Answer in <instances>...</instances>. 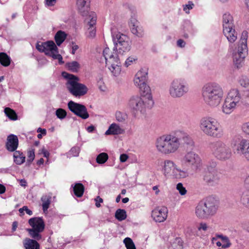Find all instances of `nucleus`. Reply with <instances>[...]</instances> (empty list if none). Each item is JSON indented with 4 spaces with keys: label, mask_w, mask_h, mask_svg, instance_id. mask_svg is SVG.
Returning a JSON list of instances; mask_svg holds the SVG:
<instances>
[{
    "label": "nucleus",
    "mask_w": 249,
    "mask_h": 249,
    "mask_svg": "<svg viewBox=\"0 0 249 249\" xmlns=\"http://www.w3.org/2000/svg\"><path fill=\"white\" fill-rule=\"evenodd\" d=\"M112 37L116 51L112 52L106 47L103 51V55L106 60V66L115 76L121 72L120 57L126 54L131 49V41L126 35L120 32H112Z\"/></svg>",
    "instance_id": "f257e3e1"
},
{
    "label": "nucleus",
    "mask_w": 249,
    "mask_h": 249,
    "mask_svg": "<svg viewBox=\"0 0 249 249\" xmlns=\"http://www.w3.org/2000/svg\"><path fill=\"white\" fill-rule=\"evenodd\" d=\"M141 96H133L128 102V106L135 118L145 116L147 108L154 105L151 94L140 93Z\"/></svg>",
    "instance_id": "f03ea898"
},
{
    "label": "nucleus",
    "mask_w": 249,
    "mask_h": 249,
    "mask_svg": "<svg viewBox=\"0 0 249 249\" xmlns=\"http://www.w3.org/2000/svg\"><path fill=\"white\" fill-rule=\"evenodd\" d=\"M224 91L221 86L216 83H209L202 89V96L205 103L211 108L218 107L223 100Z\"/></svg>",
    "instance_id": "7ed1b4c3"
},
{
    "label": "nucleus",
    "mask_w": 249,
    "mask_h": 249,
    "mask_svg": "<svg viewBox=\"0 0 249 249\" xmlns=\"http://www.w3.org/2000/svg\"><path fill=\"white\" fill-rule=\"evenodd\" d=\"M178 140L179 138L177 137L176 132L163 135L158 138L156 141L157 150L159 152L164 155L174 154L180 146Z\"/></svg>",
    "instance_id": "20e7f679"
},
{
    "label": "nucleus",
    "mask_w": 249,
    "mask_h": 249,
    "mask_svg": "<svg viewBox=\"0 0 249 249\" xmlns=\"http://www.w3.org/2000/svg\"><path fill=\"white\" fill-rule=\"evenodd\" d=\"M200 130L206 136L214 138H221L224 131L220 123L215 118L209 116H204L199 121Z\"/></svg>",
    "instance_id": "39448f33"
},
{
    "label": "nucleus",
    "mask_w": 249,
    "mask_h": 249,
    "mask_svg": "<svg viewBox=\"0 0 249 249\" xmlns=\"http://www.w3.org/2000/svg\"><path fill=\"white\" fill-rule=\"evenodd\" d=\"M62 75L67 79L66 86L67 89L73 96L80 97L87 93L88 88L79 82L80 80L78 77L66 72H63Z\"/></svg>",
    "instance_id": "423d86ee"
},
{
    "label": "nucleus",
    "mask_w": 249,
    "mask_h": 249,
    "mask_svg": "<svg viewBox=\"0 0 249 249\" xmlns=\"http://www.w3.org/2000/svg\"><path fill=\"white\" fill-rule=\"evenodd\" d=\"M231 145L234 153L249 162V140L244 139L240 135L232 137Z\"/></svg>",
    "instance_id": "0eeeda50"
},
{
    "label": "nucleus",
    "mask_w": 249,
    "mask_h": 249,
    "mask_svg": "<svg viewBox=\"0 0 249 249\" xmlns=\"http://www.w3.org/2000/svg\"><path fill=\"white\" fill-rule=\"evenodd\" d=\"M241 95L237 89H231L228 93L221 106V111L226 115L231 114L239 105Z\"/></svg>",
    "instance_id": "6e6552de"
},
{
    "label": "nucleus",
    "mask_w": 249,
    "mask_h": 249,
    "mask_svg": "<svg viewBox=\"0 0 249 249\" xmlns=\"http://www.w3.org/2000/svg\"><path fill=\"white\" fill-rule=\"evenodd\" d=\"M212 155L217 160L226 161L232 157V151L228 144L221 140H217L210 144Z\"/></svg>",
    "instance_id": "1a4fd4ad"
},
{
    "label": "nucleus",
    "mask_w": 249,
    "mask_h": 249,
    "mask_svg": "<svg viewBox=\"0 0 249 249\" xmlns=\"http://www.w3.org/2000/svg\"><path fill=\"white\" fill-rule=\"evenodd\" d=\"M163 175L166 178L176 179L185 178L189 176L187 170L182 169L172 160H164L162 169Z\"/></svg>",
    "instance_id": "9d476101"
},
{
    "label": "nucleus",
    "mask_w": 249,
    "mask_h": 249,
    "mask_svg": "<svg viewBox=\"0 0 249 249\" xmlns=\"http://www.w3.org/2000/svg\"><path fill=\"white\" fill-rule=\"evenodd\" d=\"M182 169L187 170L189 167L195 170H200L202 167V160L200 156L194 151H188L180 160Z\"/></svg>",
    "instance_id": "9b49d317"
},
{
    "label": "nucleus",
    "mask_w": 249,
    "mask_h": 249,
    "mask_svg": "<svg viewBox=\"0 0 249 249\" xmlns=\"http://www.w3.org/2000/svg\"><path fill=\"white\" fill-rule=\"evenodd\" d=\"M36 49L39 52L44 53L46 55L52 57L54 59H57L60 64L64 63L62 56L58 53V48L53 41L37 42Z\"/></svg>",
    "instance_id": "f8f14e48"
},
{
    "label": "nucleus",
    "mask_w": 249,
    "mask_h": 249,
    "mask_svg": "<svg viewBox=\"0 0 249 249\" xmlns=\"http://www.w3.org/2000/svg\"><path fill=\"white\" fill-rule=\"evenodd\" d=\"M187 83L181 79H175L170 83L168 89L169 95L173 98H180L185 95L189 91Z\"/></svg>",
    "instance_id": "ddd939ff"
},
{
    "label": "nucleus",
    "mask_w": 249,
    "mask_h": 249,
    "mask_svg": "<svg viewBox=\"0 0 249 249\" xmlns=\"http://www.w3.org/2000/svg\"><path fill=\"white\" fill-rule=\"evenodd\" d=\"M29 224L32 227L27 229L30 236L34 239L39 240L41 238L40 233L42 232L45 228L44 222L41 217H34L29 219Z\"/></svg>",
    "instance_id": "4468645a"
},
{
    "label": "nucleus",
    "mask_w": 249,
    "mask_h": 249,
    "mask_svg": "<svg viewBox=\"0 0 249 249\" xmlns=\"http://www.w3.org/2000/svg\"><path fill=\"white\" fill-rule=\"evenodd\" d=\"M147 72L146 71L141 70L135 74L134 78V83L138 88L140 93H151V89L147 84Z\"/></svg>",
    "instance_id": "2eb2a0df"
},
{
    "label": "nucleus",
    "mask_w": 249,
    "mask_h": 249,
    "mask_svg": "<svg viewBox=\"0 0 249 249\" xmlns=\"http://www.w3.org/2000/svg\"><path fill=\"white\" fill-rule=\"evenodd\" d=\"M221 175L216 169L209 166L208 169L204 172L202 179L207 185L214 187L219 184Z\"/></svg>",
    "instance_id": "dca6fc26"
},
{
    "label": "nucleus",
    "mask_w": 249,
    "mask_h": 249,
    "mask_svg": "<svg viewBox=\"0 0 249 249\" xmlns=\"http://www.w3.org/2000/svg\"><path fill=\"white\" fill-rule=\"evenodd\" d=\"M68 107L71 112L82 119H87L89 117L87 109L84 105L70 101L68 103Z\"/></svg>",
    "instance_id": "f3484780"
},
{
    "label": "nucleus",
    "mask_w": 249,
    "mask_h": 249,
    "mask_svg": "<svg viewBox=\"0 0 249 249\" xmlns=\"http://www.w3.org/2000/svg\"><path fill=\"white\" fill-rule=\"evenodd\" d=\"M206 208L209 217L214 215L218 209V202L216 199L212 196H208L200 201Z\"/></svg>",
    "instance_id": "a211bd4d"
},
{
    "label": "nucleus",
    "mask_w": 249,
    "mask_h": 249,
    "mask_svg": "<svg viewBox=\"0 0 249 249\" xmlns=\"http://www.w3.org/2000/svg\"><path fill=\"white\" fill-rule=\"evenodd\" d=\"M248 37V32L246 31H243L239 42L237 52H235L234 54L246 57L248 51L247 46Z\"/></svg>",
    "instance_id": "6ab92c4d"
},
{
    "label": "nucleus",
    "mask_w": 249,
    "mask_h": 249,
    "mask_svg": "<svg viewBox=\"0 0 249 249\" xmlns=\"http://www.w3.org/2000/svg\"><path fill=\"white\" fill-rule=\"evenodd\" d=\"M168 210L166 207H159L152 211L151 216L157 222H162L167 217Z\"/></svg>",
    "instance_id": "aec40b11"
},
{
    "label": "nucleus",
    "mask_w": 249,
    "mask_h": 249,
    "mask_svg": "<svg viewBox=\"0 0 249 249\" xmlns=\"http://www.w3.org/2000/svg\"><path fill=\"white\" fill-rule=\"evenodd\" d=\"M87 20L89 26L87 36L89 38H92L96 36V28L94 25L96 22V16L94 12H91Z\"/></svg>",
    "instance_id": "412c9836"
},
{
    "label": "nucleus",
    "mask_w": 249,
    "mask_h": 249,
    "mask_svg": "<svg viewBox=\"0 0 249 249\" xmlns=\"http://www.w3.org/2000/svg\"><path fill=\"white\" fill-rule=\"evenodd\" d=\"M129 26L132 34L139 37H142L144 35L142 27L140 25L139 22L135 18H132L129 22Z\"/></svg>",
    "instance_id": "4be33fe9"
},
{
    "label": "nucleus",
    "mask_w": 249,
    "mask_h": 249,
    "mask_svg": "<svg viewBox=\"0 0 249 249\" xmlns=\"http://www.w3.org/2000/svg\"><path fill=\"white\" fill-rule=\"evenodd\" d=\"M18 145V140L16 135L10 134L7 137L5 147L10 152L16 151Z\"/></svg>",
    "instance_id": "5701e85b"
},
{
    "label": "nucleus",
    "mask_w": 249,
    "mask_h": 249,
    "mask_svg": "<svg viewBox=\"0 0 249 249\" xmlns=\"http://www.w3.org/2000/svg\"><path fill=\"white\" fill-rule=\"evenodd\" d=\"M177 137L179 138L178 142L181 143V141H183L184 144L193 147L194 146V142L192 138L186 133L183 131H177Z\"/></svg>",
    "instance_id": "b1692460"
},
{
    "label": "nucleus",
    "mask_w": 249,
    "mask_h": 249,
    "mask_svg": "<svg viewBox=\"0 0 249 249\" xmlns=\"http://www.w3.org/2000/svg\"><path fill=\"white\" fill-rule=\"evenodd\" d=\"M244 183L247 190L243 193L241 202L243 205L249 209V175L245 178Z\"/></svg>",
    "instance_id": "393cba45"
},
{
    "label": "nucleus",
    "mask_w": 249,
    "mask_h": 249,
    "mask_svg": "<svg viewBox=\"0 0 249 249\" xmlns=\"http://www.w3.org/2000/svg\"><path fill=\"white\" fill-rule=\"evenodd\" d=\"M222 26L223 30L234 28L233 17L230 14L226 13L223 15Z\"/></svg>",
    "instance_id": "a878e982"
},
{
    "label": "nucleus",
    "mask_w": 249,
    "mask_h": 249,
    "mask_svg": "<svg viewBox=\"0 0 249 249\" xmlns=\"http://www.w3.org/2000/svg\"><path fill=\"white\" fill-rule=\"evenodd\" d=\"M124 132V130L120 127V126L116 123L111 124L108 129L106 131V135H115L122 134Z\"/></svg>",
    "instance_id": "bb28decb"
},
{
    "label": "nucleus",
    "mask_w": 249,
    "mask_h": 249,
    "mask_svg": "<svg viewBox=\"0 0 249 249\" xmlns=\"http://www.w3.org/2000/svg\"><path fill=\"white\" fill-rule=\"evenodd\" d=\"M195 213L196 216L200 219H207L210 217L206 208L201 202L196 206Z\"/></svg>",
    "instance_id": "cd10ccee"
},
{
    "label": "nucleus",
    "mask_w": 249,
    "mask_h": 249,
    "mask_svg": "<svg viewBox=\"0 0 249 249\" xmlns=\"http://www.w3.org/2000/svg\"><path fill=\"white\" fill-rule=\"evenodd\" d=\"M89 0H76V4L79 11L83 16H85L88 13Z\"/></svg>",
    "instance_id": "c85d7f7f"
},
{
    "label": "nucleus",
    "mask_w": 249,
    "mask_h": 249,
    "mask_svg": "<svg viewBox=\"0 0 249 249\" xmlns=\"http://www.w3.org/2000/svg\"><path fill=\"white\" fill-rule=\"evenodd\" d=\"M223 33L228 41L231 43L234 42L237 39V33L235 32L234 28L223 30Z\"/></svg>",
    "instance_id": "c756f323"
},
{
    "label": "nucleus",
    "mask_w": 249,
    "mask_h": 249,
    "mask_svg": "<svg viewBox=\"0 0 249 249\" xmlns=\"http://www.w3.org/2000/svg\"><path fill=\"white\" fill-rule=\"evenodd\" d=\"M25 249H39L40 246L38 243L35 240L30 238H26L23 242Z\"/></svg>",
    "instance_id": "7c9ffc66"
},
{
    "label": "nucleus",
    "mask_w": 249,
    "mask_h": 249,
    "mask_svg": "<svg viewBox=\"0 0 249 249\" xmlns=\"http://www.w3.org/2000/svg\"><path fill=\"white\" fill-rule=\"evenodd\" d=\"M14 161L18 165H21L25 161V156L20 151H16L13 154Z\"/></svg>",
    "instance_id": "2f4dec72"
},
{
    "label": "nucleus",
    "mask_w": 249,
    "mask_h": 249,
    "mask_svg": "<svg viewBox=\"0 0 249 249\" xmlns=\"http://www.w3.org/2000/svg\"><path fill=\"white\" fill-rule=\"evenodd\" d=\"M73 188V191L74 195L78 197H81L84 192L85 188L81 183H76L74 185L71 186Z\"/></svg>",
    "instance_id": "473e14b6"
},
{
    "label": "nucleus",
    "mask_w": 249,
    "mask_h": 249,
    "mask_svg": "<svg viewBox=\"0 0 249 249\" xmlns=\"http://www.w3.org/2000/svg\"><path fill=\"white\" fill-rule=\"evenodd\" d=\"M67 36L66 34L62 31H58L54 36V39L56 44L60 46L65 40Z\"/></svg>",
    "instance_id": "72a5a7b5"
},
{
    "label": "nucleus",
    "mask_w": 249,
    "mask_h": 249,
    "mask_svg": "<svg viewBox=\"0 0 249 249\" xmlns=\"http://www.w3.org/2000/svg\"><path fill=\"white\" fill-rule=\"evenodd\" d=\"M245 57H243L242 56L233 53V63L237 68L239 69L242 66Z\"/></svg>",
    "instance_id": "f704fd0d"
},
{
    "label": "nucleus",
    "mask_w": 249,
    "mask_h": 249,
    "mask_svg": "<svg viewBox=\"0 0 249 249\" xmlns=\"http://www.w3.org/2000/svg\"><path fill=\"white\" fill-rule=\"evenodd\" d=\"M66 66L70 71L73 72H77L80 67L78 62L75 61L68 62L66 63Z\"/></svg>",
    "instance_id": "c9c22d12"
},
{
    "label": "nucleus",
    "mask_w": 249,
    "mask_h": 249,
    "mask_svg": "<svg viewBox=\"0 0 249 249\" xmlns=\"http://www.w3.org/2000/svg\"><path fill=\"white\" fill-rule=\"evenodd\" d=\"M10 58L4 53H0V63L3 66H8L10 64Z\"/></svg>",
    "instance_id": "e433bc0d"
},
{
    "label": "nucleus",
    "mask_w": 249,
    "mask_h": 249,
    "mask_svg": "<svg viewBox=\"0 0 249 249\" xmlns=\"http://www.w3.org/2000/svg\"><path fill=\"white\" fill-rule=\"evenodd\" d=\"M51 196H43L41 197L42 202V209L44 212L47 211L51 203Z\"/></svg>",
    "instance_id": "4c0bfd02"
},
{
    "label": "nucleus",
    "mask_w": 249,
    "mask_h": 249,
    "mask_svg": "<svg viewBox=\"0 0 249 249\" xmlns=\"http://www.w3.org/2000/svg\"><path fill=\"white\" fill-rule=\"evenodd\" d=\"M4 113L6 116L11 120L15 121L18 119V116L16 112L9 107L5 108Z\"/></svg>",
    "instance_id": "58836bf2"
},
{
    "label": "nucleus",
    "mask_w": 249,
    "mask_h": 249,
    "mask_svg": "<svg viewBox=\"0 0 249 249\" xmlns=\"http://www.w3.org/2000/svg\"><path fill=\"white\" fill-rule=\"evenodd\" d=\"M115 217L120 221L125 219L127 217L126 211L124 209H118L115 212Z\"/></svg>",
    "instance_id": "ea45409f"
},
{
    "label": "nucleus",
    "mask_w": 249,
    "mask_h": 249,
    "mask_svg": "<svg viewBox=\"0 0 249 249\" xmlns=\"http://www.w3.org/2000/svg\"><path fill=\"white\" fill-rule=\"evenodd\" d=\"M115 117L118 122L123 123L127 120L128 115L124 112L117 111L115 113Z\"/></svg>",
    "instance_id": "a19ab883"
},
{
    "label": "nucleus",
    "mask_w": 249,
    "mask_h": 249,
    "mask_svg": "<svg viewBox=\"0 0 249 249\" xmlns=\"http://www.w3.org/2000/svg\"><path fill=\"white\" fill-rule=\"evenodd\" d=\"M108 158V155L107 153H101L97 157L96 161L99 164H103L107 161Z\"/></svg>",
    "instance_id": "79ce46f5"
},
{
    "label": "nucleus",
    "mask_w": 249,
    "mask_h": 249,
    "mask_svg": "<svg viewBox=\"0 0 249 249\" xmlns=\"http://www.w3.org/2000/svg\"><path fill=\"white\" fill-rule=\"evenodd\" d=\"M124 243L127 249H136L135 245L130 238L126 237L124 238Z\"/></svg>",
    "instance_id": "37998d69"
},
{
    "label": "nucleus",
    "mask_w": 249,
    "mask_h": 249,
    "mask_svg": "<svg viewBox=\"0 0 249 249\" xmlns=\"http://www.w3.org/2000/svg\"><path fill=\"white\" fill-rule=\"evenodd\" d=\"M27 156L28 157L27 163H28V164H30L34 160L35 157V149L33 148L29 149L27 151Z\"/></svg>",
    "instance_id": "c03bdc74"
},
{
    "label": "nucleus",
    "mask_w": 249,
    "mask_h": 249,
    "mask_svg": "<svg viewBox=\"0 0 249 249\" xmlns=\"http://www.w3.org/2000/svg\"><path fill=\"white\" fill-rule=\"evenodd\" d=\"M217 237L219 238H220L222 241V248H229L231 244L230 242V241L229 240V238L226 236H223V235H218Z\"/></svg>",
    "instance_id": "a18cd8bd"
},
{
    "label": "nucleus",
    "mask_w": 249,
    "mask_h": 249,
    "mask_svg": "<svg viewBox=\"0 0 249 249\" xmlns=\"http://www.w3.org/2000/svg\"><path fill=\"white\" fill-rule=\"evenodd\" d=\"M239 84L243 87L247 88L249 86V80L246 76H241L238 80Z\"/></svg>",
    "instance_id": "49530a36"
},
{
    "label": "nucleus",
    "mask_w": 249,
    "mask_h": 249,
    "mask_svg": "<svg viewBox=\"0 0 249 249\" xmlns=\"http://www.w3.org/2000/svg\"><path fill=\"white\" fill-rule=\"evenodd\" d=\"M55 115L60 120L64 119L67 116V112L62 108H58L55 111Z\"/></svg>",
    "instance_id": "de8ad7c7"
},
{
    "label": "nucleus",
    "mask_w": 249,
    "mask_h": 249,
    "mask_svg": "<svg viewBox=\"0 0 249 249\" xmlns=\"http://www.w3.org/2000/svg\"><path fill=\"white\" fill-rule=\"evenodd\" d=\"M176 189L181 196H184L187 194V190L182 183H178L176 185Z\"/></svg>",
    "instance_id": "09e8293b"
},
{
    "label": "nucleus",
    "mask_w": 249,
    "mask_h": 249,
    "mask_svg": "<svg viewBox=\"0 0 249 249\" xmlns=\"http://www.w3.org/2000/svg\"><path fill=\"white\" fill-rule=\"evenodd\" d=\"M138 58L136 56H131L128 57L125 61L124 66L128 67L132 64L136 63Z\"/></svg>",
    "instance_id": "8fccbe9b"
},
{
    "label": "nucleus",
    "mask_w": 249,
    "mask_h": 249,
    "mask_svg": "<svg viewBox=\"0 0 249 249\" xmlns=\"http://www.w3.org/2000/svg\"><path fill=\"white\" fill-rule=\"evenodd\" d=\"M80 152V148L78 147H73L71 148L69 151V155L77 157L79 155Z\"/></svg>",
    "instance_id": "3c124183"
},
{
    "label": "nucleus",
    "mask_w": 249,
    "mask_h": 249,
    "mask_svg": "<svg viewBox=\"0 0 249 249\" xmlns=\"http://www.w3.org/2000/svg\"><path fill=\"white\" fill-rule=\"evenodd\" d=\"M194 6V4L193 3V2L189 1L187 4L184 5L183 6V10L186 13L189 14V10L193 9Z\"/></svg>",
    "instance_id": "603ef678"
},
{
    "label": "nucleus",
    "mask_w": 249,
    "mask_h": 249,
    "mask_svg": "<svg viewBox=\"0 0 249 249\" xmlns=\"http://www.w3.org/2000/svg\"><path fill=\"white\" fill-rule=\"evenodd\" d=\"M242 130L246 134L249 135V122L244 123L242 124Z\"/></svg>",
    "instance_id": "864d4df0"
},
{
    "label": "nucleus",
    "mask_w": 249,
    "mask_h": 249,
    "mask_svg": "<svg viewBox=\"0 0 249 249\" xmlns=\"http://www.w3.org/2000/svg\"><path fill=\"white\" fill-rule=\"evenodd\" d=\"M208 229V226L205 223L201 222L200 223L199 227H198V231H206Z\"/></svg>",
    "instance_id": "5fc2aeb1"
},
{
    "label": "nucleus",
    "mask_w": 249,
    "mask_h": 249,
    "mask_svg": "<svg viewBox=\"0 0 249 249\" xmlns=\"http://www.w3.org/2000/svg\"><path fill=\"white\" fill-rule=\"evenodd\" d=\"M95 200L96 201V203H95L96 206L97 208L100 207L101 205H100V203H102L103 202V199L98 196L95 199Z\"/></svg>",
    "instance_id": "6e6d98bb"
},
{
    "label": "nucleus",
    "mask_w": 249,
    "mask_h": 249,
    "mask_svg": "<svg viewBox=\"0 0 249 249\" xmlns=\"http://www.w3.org/2000/svg\"><path fill=\"white\" fill-rule=\"evenodd\" d=\"M128 156L125 154H123L120 155V160L121 162H124L128 159Z\"/></svg>",
    "instance_id": "4d7b16f0"
},
{
    "label": "nucleus",
    "mask_w": 249,
    "mask_h": 249,
    "mask_svg": "<svg viewBox=\"0 0 249 249\" xmlns=\"http://www.w3.org/2000/svg\"><path fill=\"white\" fill-rule=\"evenodd\" d=\"M185 42L181 39H179L177 41V45L180 48L184 47L185 46Z\"/></svg>",
    "instance_id": "13d9d810"
},
{
    "label": "nucleus",
    "mask_w": 249,
    "mask_h": 249,
    "mask_svg": "<svg viewBox=\"0 0 249 249\" xmlns=\"http://www.w3.org/2000/svg\"><path fill=\"white\" fill-rule=\"evenodd\" d=\"M56 2V0H45L46 4L48 6H53Z\"/></svg>",
    "instance_id": "bf43d9fd"
},
{
    "label": "nucleus",
    "mask_w": 249,
    "mask_h": 249,
    "mask_svg": "<svg viewBox=\"0 0 249 249\" xmlns=\"http://www.w3.org/2000/svg\"><path fill=\"white\" fill-rule=\"evenodd\" d=\"M42 152L44 157H46V158L49 157L50 153L45 149L43 148L42 150Z\"/></svg>",
    "instance_id": "052dcab7"
},
{
    "label": "nucleus",
    "mask_w": 249,
    "mask_h": 249,
    "mask_svg": "<svg viewBox=\"0 0 249 249\" xmlns=\"http://www.w3.org/2000/svg\"><path fill=\"white\" fill-rule=\"evenodd\" d=\"M37 132H40L42 135H45L46 134V130L45 129H42L39 127L37 129Z\"/></svg>",
    "instance_id": "680f3d73"
},
{
    "label": "nucleus",
    "mask_w": 249,
    "mask_h": 249,
    "mask_svg": "<svg viewBox=\"0 0 249 249\" xmlns=\"http://www.w3.org/2000/svg\"><path fill=\"white\" fill-rule=\"evenodd\" d=\"M24 211L29 214V215H31L33 214V212L31 210H29L27 206H24Z\"/></svg>",
    "instance_id": "e2e57ef3"
},
{
    "label": "nucleus",
    "mask_w": 249,
    "mask_h": 249,
    "mask_svg": "<svg viewBox=\"0 0 249 249\" xmlns=\"http://www.w3.org/2000/svg\"><path fill=\"white\" fill-rule=\"evenodd\" d=\"M5 190H6L5 187L4 185L0 184V194H2L4 193L5 192Z\"/></svg>",
    "instance_id": "0e129e2a"
},
{
    "label": "nucleus",
    "mask_w": 249,
    "mask_h": 249,
    "mask_svg": "<svg viewBox=\"0 0 249 249\" xmlns=\"http://www.w3.org/2000/svg\"><path fill=\"white\" fill-rule=\"evenodd\" d=\"M95 129V127L93 125H90L87 127V131L91 133L93 131V130Z\"/></svg>",
    "instance_id": "69168bd1"
},
{
    "label": "nucleus",
    "mask_w": 249,
    "mask_h": 249,
    "mask_svg": "<svg viewBox=\"0 0 249 249\" xmlns=\"http://www.w3.org/2000/svg\"><path fill=\"white\" fill-rule=\"evenodd\" d=\"M27 182L24 179L20 180V184L21 186L25 187L26 186Z\"/></svg>",
    "instance_id": "338daca9"
},
{
    "label": "nucleus",
    "mask_w": 249,
    "mask_h": 249,
    "mask_svg": "<svg viewBox=\"0 0 249 249\" xmlns=\"http://www.w3.org/2000/svg\"><path fill=\"white\" fill-rule=\"evenodd\" d=\"M18 227V222L16 221H15L12 224V231H15L17 229V228Z\"/></svg>",
    "instance_id": "774afa93"
}]
</instances>
